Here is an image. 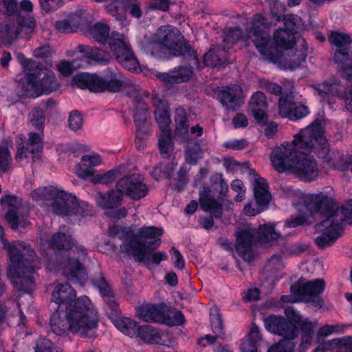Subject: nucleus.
Listing matches in <instances>:
<instances>
[{
	"mask_svg": "<svg viewBox=\"0 0 352 352\" xmlns=\"http://www.w3.org/2000/svg\"><path fill=\"white\" fill-rule=\"evenodd\" d=\"M309 113L307 106L295 102L290 96L280 97L279 99V113L283 118L297 120L305 117Z\"/></svg>",
	"mask_w": 352,
	"mask_h": 352,
	"instance_id": "obj_22",
	"label": "nucleus"
},
{
	"mask_svg": "<svg viewBox=\"0 0 352 352\" xmlns=\"http://www.w3.org/2000/svg\"><path fill=\"white\" fill-rule=\"evenodd\" d=\"M258 235L260 241L265 243L273 242L280 236V234L276 232L272 226L267 225L260 226Z\"/></svg>",
	"mask_w": 352,
	"mask_h": 352,
	"instance_id": "obj_53",
	"label": "nucleus"
},
{
	"mask_svg": "<svg viewBox=\"0 0 352 352\" xmlns=\"http://www.w3.org/2000/svg\"><path fill=\"white\" fill-rule=\"evenodd\" d=\"M164 324L168 326H177L183 324L185 321L182 313L166 305Z\"/></svg>",
	"mask_w": 352,
	"mask_h": 352,
	"instance_id": "obj_48",
	"label": "nucleus"
},
{
	"mask_svg": "<svg viewBox=\"0 0 352 352\" xmlns=\"http://www.w3.org/2000/svg\"><path fill=\"white\" fill-rule=\"evenodd\" d=\"M311 129L305 128L294 136L292 142H284L274 149L270 160L274 169L283 173L289 170L305 182L316 180L319 175L316 160L307 155L313 151Z\"/></svg>",
	"mask_w": 352,
	"mask_h": 352,
	"instance_id": "obj_1",
	"label": "nucleus"
},
{
	"mask_svg": "<svg viewBox=\"0 0 352 352\" xmlns=\"http://www.w3.org/2000/svg\"><path fill=\"white\" fill-rule=\"evenodd\" d=\"M242 89L238 85H232L219 91L217 98L228 111H235L242 103Z\"/></svg>",
	"mask_w": 352,
	"mask_h": 352,
	"instance_id": "obj_23",
	"label": "nucleus"
},
{
	"mask_svg": "<svg viewBox=\"0 0 352 352\" xmlns=\"http://www.w3.org/2000/svg\"><path fill=\"white\" fill-rule=\"evenodd\" d=\"M98 314L95 306L85 296H80L69 307L58 306L50 320L51 331L63 336L69 331L81 337L91 338L98 326Z\"/></svg>",
	"mask_w": 352,
	"mask_h": 352,
	"instance_id": "obj_2",
	"label": "nucleus"
},
{
	"mask_svg": "<svg viewBox=\"0 0 352 352\" xmlns=\"http://www.w3.org/2000/svg\"><path fill=\"white\" fill-rule=\"evenodd\" d=\"M73 81L78 87L87 88L92 92L115 93L119 91L123 85L121 74L110 68L107 69L105 78L83 73L75 75Z\"/></svg>",
	"mask_w": 352,
	"mask_h": 352,
	"instance_id": "obj_11",
	"label": "nucleus"
},
{
	"mask_svg": "<svg viewBox=\"0 0 352 352\" xmlns=\"http://www.w3.org/2000/svg\"><path fill=\"white\" fill-rule=\"evenodd\" d=\"M324 281L322 279L303 282L300 279L297 283L292 285L291 292L296 295L302 297L307 302H312L316 306L321 307L322 300L318 296L324 289Z\"/></svg>",
	"mask_w": 352,
	"mask_h": 352,
	"instance_id": "obj_19",
	"label": "nucleus"
},
{
	"mask_svg": "<svg viewBox=\"0 0 352 352\" xmlns=\"http://www.w3.org/2000/svg\"><path fill=\"white\" fill-rule=\"evenodd\" d=\"M228 62V52L226 46L221 47L213 45L204 56V63L208 66L218 67Z\"/></svg>",
	"mask_w": 352,
	"mask_h": 352,
	"instance_id": "obj_38",
	"label": "nucleus"
},
{
	"mask_svg": "<svg viewBox=\"0 0 352 352\" xmlns=\"http://www.w3.org/2000/svg\"><path fill=\"white\" fill-rule=\"evenodd\" d=\"M1 204L3 208L7 210L6 213V220L12 228H16L17 226L16 219L20 201L14 196L7 195L1 197Z\"/></svg>",
	"mask_w": 352,
	"mask_h": 352,
	"instance_id": "obj_37",
	"label": "nucleus"
},
{
	"mask_svg": "<svg viewBox=\"0 0 352 352\" xmlns=\"http://www.w3.org/2000/svg\"><path fill=\"white\" fill-rule=\"evenodd\" d=\"M68 215L75 214L85 217L91 212L90 206L86 202L79 203L75 197V204L69 209Z\"/></svg>",
	"mask_w": 352,
	"mask_h": 352,
	"instance_id": "obj_60",
	"label": "nucleus"
},
{
	"mask_svg": "<svg viewBox=\"0 0 352 352\" xmlns=\"http://www.w3.org/2000/svg\"><path fill=\"white\" fill-rule=\"evenodd\" d=\"M298 43L302 47L300 50L293 47L285 50L284 59L287 68L294 70L300 67L302 63L305 62L307 56V44L303 38H298Z\"/></svg>",
	"mask_w": 352,
	"mask_h": 352,
	"instance_id": "obj_28",
	"label": "nucleus"
},
{
	"mask_svg": "<svg viewBox=\"0 0 352 352\" xmlns=\"http://www.w3.org/2000/svg\"><path fill=\"white\" fill-rule=\"evenodd\" d=\"M12 157L7 147L0 146V173H7L11 168Z\"/></svg>",
	"mask_w": 352,
	"mask_h": 352,
	"instance_id": "obj_62",
	"label": "nucleus"
},
{
	"mask_svg": "<svg viewBox=\"0 0 352 352\" xmlns=\"http://www.w3.org/2000/svg\"><path fill=\"white\" fill-rule=\"evenodd\" d=\"M76 296V292L70 285L58 284L52 292V301L58 305V306L63 305L66 309L77 300L75 299Z\"/></svg>",
	"mask_w": 352,
	"mask_h": 352,
	"instance_id": "obj_29",
	"label": "nucleus"
},
{
	"mask_svg": "<svg viewBox=\"0 0 352 352\" xmlns=\"http://www.w3.org/2000/svg\"><path fill=\"white\" fill-rule=\"evenodd\" d=\"M192 69L190 67H178L172 70L174 83L188 80L192 75Z\"/></svg>",
	"mask_w": 352,
	"mask_h": 352,
	"instance_id": "obj_58",
	"label": "nucleus"
},
{
	"mask_svg": "<svg viewBox=\"0 0 352 352\" xmlns=\"http://www.w3.org/2000/svg\"><path fill=\"white\" fill-rule=\"evenodd\" d=\"M155 120L159 126L160 133L170 132L169 124L170 118L168 109H158L155 111Z\"/></svg>",
	"mask_w": 352,
	"mask_h": 352,
	"instance_id": "obj_52",
	"label": "nucleus"
},
{
	"mask_svg": "<svg viewBox=\"0 0 352 352\" xmlns=\"http://www.w3.org/2000/svg\"><path fill=\"white\" fill-rule=\"evenodd\" d=\"M109 31L108 25L98 23L90 28V34L96 41L107 44L112 54L123 67L136 71L139 68V63L127 38L116 32L110 34Z\"/></svg>",
	"mask_w": 352,
	"mask_h": 352,
	"instance_id": "obj_5",
	"label": "nucleus"
},
{
	"mask_svg": "<svg viewBox=\"0 0 352 352\" xmlns=\"http://www.w3.org/2000/svg\"><path fill=\"white\" fill-rule=\"evenodd\" d=\"M199 203L204 211L210 212L216 218L221 217L222 205L219 200L210 195V190L207 187H203V190L199 192Z\"/></svg>",
	"mask_w": 352,
	"mask_h": 352,
	"instance_id": "obj_33",
	"label": "nucleus"
},
{
	"mask_svg": "<svg viewBox=\"0 0 352 352\" xmlns=\"http://www.w3.org/2000/svg\"><path fill=\"white\" fill-rule=\"evenodd\" d=\"M294 338H284L278 342L272 344L267 350V352H293L295 344L293 342Z\"/></svg>",
	"mask_w": 352,
	"mask_h": 352,
	"instance_id": "obj_54",
	"label": "nucleus"
},
{
	"mask_svg": "<svg viewBox=\"0 0 352 352\" xmlns=\"http://www.w3.org/2000/svg\"><path fill=\"white\" fill-rule=\"evenodd\" d=\"M131 96L135 106L134 122L137 127L135 144L138 149L142 150L144 148L146 137L150 129L147 105L143 101L140 93L135 92Z\"/></svg>",
	"mask_w": 352,
	"mask_h": 352,
	"instance_id": "obj_17",
	"label": "nucleus"
},
{
	"mask_svg": "<svg viewBox=\"0 0 352 352\" xmlns=\"http://www.w3.org/2000/svg\"><path fill=\"white\" fill-rule=\"evenodd\" d=\"M85 62L81 59H74L72 61L62 60L56 65V70L64 76H69L76 69L84 67Z\"/></svg>",
	"mask_w": 352,
	"mask_h": 352,
	"instance_id": "obj_45",
	"label": "nucleus"
},
{
	"mask_svg": "<svg viewBox=\"0 0 352 352\" xmlns=\"http://www.w3.org/2000/svg\"><path fill=\"white\" fill-rule=\"evenodd\" d=\"M323 122L316 119L310 126L307 128L311 129V138L313 140V151L318 156L323 159L331 167L340 168L342 162V157L338 152L329 149L327 140L323 135Z\"/></svg>",
	"mask_w": 352,
	"mask_h": 352,
	"instance_id": "obj_13",
	"label": "nucleus"
},
{
	"mask_svg": "<svg viewBox=\"0 0 352 352\" xmlns=\"http://www.w3.org/2000/svg\"><path fill=\"white\" fill-rule=\"evenodd\" d=\"M36 75H38L37 80L40 96L43 94H50L59 87V82L53 73H47L42 76V72L40 71L36 73Z\"/></svg>",
	"mask_w": 352,
	"mask_h": 352,
	"instance_id": "obj_39",
	"label": "nucleus"
},
{
	"mask_svg": "<svg viewBox=\"0 0 352 352\" xmlns=\"http://www.w3.org/2000/svg\"><path fill=\"white\" fill-rule=\"evenodd\" d=\"M285 28L276 30L274 34V42L277 47L289 50L294 47V45H298V38L296 39L294 34L297 32V23L299 18L294 14H284L283 18Z\"/></svg>",
	"mask_w": 352,
	"mask_h": 352,
	"instance_id": "obj_18",
	"label": "nucleus"
},
{
	"mask_svg": "<svg viewBox=\"0 0 352 352\" xmlns=\"http://www.w3.org/2000/svg\"><path fill=\"white\" fill-rule=\"evenodd\" d=\"M176 130L181 133H186L188 130L186 111L182 107L177 108L174 116Z\"/></svg>",
	"mask_w": 352,
	"mask_h": 352,
	"instance_id": "obj_56",
	"label": "nucleus"
},
{
	"mask_svg": "<svg viewBox=\"0 0 352 352\" xmlns=\"http://www.w3.org/2000/svg\"><path fill=\"white\" fill-rule=\"evenodd\" d=\"M67 122L69 129L74 132H77L82 128L83 119L78 111H72L70 113Z\"/></svg>",
	"mask_w": 352,
	"mask_h": 352,
	"instance_id": "obj_63",
	"label": "nucleus"
},
{
	"mask_svg": "<svg viewBox=\"0 0 352 352\" xmlns=\"http://www.w3.org/2000/svg\"><path fill=\"white\" fill-rule=\"evenodd\" d=\"M91 281L93 284L98 288L100 293L105 298L104 301L107 304V309H109L107 311L110 314L116 316L119 312V306L114 298L113 292L108 283L102 274H100L94 276L91 278Z\"/></svg>",
	"mask_w": 352,
	"mask_h": 352,
	"instance_id": "obj_27",
	"label": "nucleus"
},
{
	"mask_svg": "<svg viewBox=\"0 0 352 352\" xmlns=\"http://www.w3.org/2000/svg\"><path fill=\"white\" fill-rule=\"evenodd\" d=\"M20 32L19 23L16 24L9 21L0 26V33L5 38L8 40H12L19 36H20Z\"/></svg>",
	"mask_w": 352,
	"mask_h": 352,
	"instance_id": "obj_50",
	"label": "nucleus"
},
{
	"mask_svg": "<svg viewBox=\"0 0 352 352\" xmlns=\"http://www.w3.org/2000/svg\"><path fill=\"white\" fill-rule=\"evenodd\" d=\"M49 245L58 250L71 251L63 263V274L71 280L83 281L87 279V273L82 264L79 261L87 255V250L81 247L74 245L72 236L65 226L61 227L49 242Z\"/></svg>",
	"mask_w": 352,
	"mask_h": 352,
	"instance_id": "obj_6",
	"label": "nucleus"
},
{
	"mask_svg": "<svg viewBox=\"0 0 352 352\" xmlns=\"http://www.w3.org/2000/svg\"><path fill=\"white\" fill-rule=\"evenodd\" d=\"M347 221L352 223V201L346 206L336 209L332 206L331 213L316 226V232L320 233L314 239L316 244L320 248L332 245L340 236L342 225Z\"/></svg>",
	"mask_w": 352,
	"mask_h": 352,
	"instance_id": "obj_8",
	"label": "nucleus"
},
{
	"mask_svg": "<svg viewBox=\"0 0 352 352\" xmlns=\"http://www.w3.org/2000/svg\"><path fill=\"white\" fill-rule=\"evenodd\" d=\"M334 61L347 78L352 80V47L337 49L334 53Z\"/></svg>",
	"mask_w": 352,
	"mask_h": 352,
	"instance_id": "obj_35",
	"label": "nucleus"
},
{
	"mask_svg": "<svg viewBox=\"0 0 352 352\" xmlns=\"http://www.w3.org/2000/svg\"><path fill=\"white\" fill-rule=\"evenodd\" d=\"M135 0H120L118 5L110 4L106 7L107 11L118 21H125L124 12H129L133 16L139 18L142 12Z\"/></svg>",
	"mask_w": 352,
	"mask_h": 352,
	"instance_id": "obj_26",
	"label": "nucleus"
},
{
	"mask_svg": "<svg viewBox=\"0 0 352 352\" xmlns=\"http://www.w3.org/2000/svg\"><path fill=\"white\" fill-rule=\"evenodd\" d=\"M166 310V305L161 303L158 305H142L136 309L135 315L140 319L145 322H154L163 323Z\"/></svg>",
	"mask_w": 352,
	"mask_h": 352,
	"instance_id": "obj_25",
	"label": "nucleus"
},
{
	"mask_svg": "<svg viewBox=\"0 0 352 352\" xmlns=\"http://www.w3.org/2000/svg\"><path fill=\"white\" fill-rule=\"evenodd\" d=\"M256 231L254 229H243L236 234V249L239 254L246 261L253 258L252 248L255 241Z\"/></svg>",
	"mask_w": 352,
	"mask_h": 352,
	"instance_id": "obj_24",
	"label": "nucleus"
},
{
	"mask_svg": "<svg viewBox=\"0 0 352 352\" xmlns=\"http://www.w3.org/2000/svg\"><path fill=\"white\" fill-rule=\"evenodd\" d=\"M131 231L133 234L140 240V241L145 243L144 240L148 239H155L161 236L163 234L164 230L161 228L147 226L140 228L137 234H135L132 230Z\"/></svg>",
	"mask_w": 352,
	"mask_h": 352,
	"instance_id": "obj_51",
	"label": "nucleus"
},
{
	"mask_svg": "<svg viewBox=\"0 0 352 352\" xmlns=\"http://www.w3.org/2000/svg\"><path fill=\"white\" fill-rule=\"evenodd\" d=\"M102 163L101 157L96 153L85 155L81 157L80 163L78 165L76 175L78 177L87 179L94 175V167Z\"/></svg>",
	"mask_w": 352,
	"mask_h": 352,
	"instance_id": "obj_31",
	"label": "nucleus"
},
{
	"mask_svg": "<svg viewBox=\"0 0 352 352\" xmlns=\"http://www.w3.org/2000/svg\"><path fill=\"white\" fill-rule=\"evenodd\" d=\"M45 116L43 110L41 107H36L30 114V123L32 126L38 131H42L44 127Z\"/></svg>",
	"mask_w": 352,
	"mask_h": 352,
	"instance_id": "obj_55",
	"label": "nucleus"
},
{
	"mask_svg": "<svg viewBox=\"0 0 352 352\" xmlns=\"http://www.w3.org/2000/svg\"><path fill=\"white\" fill-rule=\"evenodd\" d=\"M332 200L327 196L320 193L308 195L303 199L302 202L296 204L298 216L292 217L285 221L288 228H295L307 223V219L315 213L327 215L331 213Z\"/></svg>",
	"mask_w": 352,
	"mask_h": 352,
	"instance_id": "obj_10",
	"label": "nucleus"
},
{
	"mask_svg": "<svg viewBox=\"0 0 352 352\" xmlns=\"http://www.w3.org/2000/svg\"><path fill=\"white\" fill-rule=\"evenodd\" d=\"M183 36L179 30L170 25L161 26L153 37V43L158 47L174 56H184L197 63L195 51L189 44L182 41Z\"/></svg>",
	"mask_w": 352,
	"mask_h": 352,
	"instance_id": "obj_9",
	"label": "nucleus"
},
{
	"mask_svg": "<svg viewBox=\"0 0 352 352\" xmlns=\"http://www.w3.org/2000/svg\"><path fill=\"white\" fill-rule=\"evenodd\" d=\"M329 41L331 44L337 47V49L345 48L346 47H352L351 43L352 41L351 36L345 33L333 32L328 36Z\"/></svg>",
	"mask_w": 352,
	"mask_h": 352,
	"instance_id": "obj_47",
	"label": "nucleus"
},
{
	"mask_svg": "<svg viewBox=\"0 0 352 352\" xmlns=\"http://www.w3.org/2000/svg\"><path fill=\"white\" fill-rule=\"evenodd\" d=\"M261 341V336L258 327L253 324L246 339L241 344V351L242 352H257V347Z\"/></svg>",
	"mask_w": 352,
	"mask_h": 352,
	"instance_id": "obj_42",
	"label": "nucleus"
},
{
	"mask_svg": "<svg viewBox=\"0 0 352 352\" xmlns=\"http://www.w3.org/2000/svg\"><path fill=\"white\" fill-rule=\"evenodd\" d=\"M285 314L289 320L283 316L271 315L264 319L266 329L284 338H295L298 336V325L302 331V342L309 343L312 338L314 324L301 316L292 307L285 309Z\"/></svg>",
	"mask_w": 352,
	"mask_h": 352,
	"instance_id": "obj_7",
	"label": "nucleus"
},
{
	"mask_svg": "<svg viewBox=\"0 0 352 352\" xmlns=\"http://www.w3.org/2000/svg\"><path fill=\"white\" fill-rule=\"evenodd\" d=\"M81 24V17L80 14H73L67 19L56 22L55 27L60 32L71 33L74 31Z\"/></svg>",
	"mask_w": 352,
	"mask_h": 352,
	"instance_id": "obj_44",
	"label": "nucleus"
},
{
	"mask_svg": "<svg viewBox=\"0 0 352 352\" xmlns=\"http://www.w3.org/2000/svg\"><path fill=\"white\" fill-rule=\"evenodd\" d=\"M77 50L82 54L83 56L89 60V63L106 65L111 59V54L96 47L89 45H78Z\"/></svg>",
	"mask_w": 352,
	"mask_h": 352,
	"instance_id": "obj_32",
	"label": "nucleus"
},
{
	"mask_svg": "<svg viewBox=\"0 0 352 352\" xmlns=\"http://www.w3.org/2000/svg\"><path fill=\"white\" fill-rule=\"evenodd\" d=\"M158 144L161 155L164 158L169 157L173 151V145L170 138V132L160 133Z\"/></svg>",
	"mask_w": 352,
	"mask_h": 352,
	"instance_id": "obj_46",
	"label": "nucleus"
},
{
	"mask_svg": "<svg viewBox=\"0 0 352 352\" xmlns=\"http://www.w3.org/2000/svg\"><path fill=\"white\" fill-rule=\"evenodd\" d=\"M210 321L214 335L221 336L223 334V320L218 307L215 306L210 309Z\"/></svg>",
	"mask_w": 352,
	"mask_h": 352,
	"instance_id": "obj_49",
	"label": "nucleus"
},
{
	"mask_svg": "<svg viewBox=\"0 0 352 352\" xmlns=\"http://www.w3.org/2000/svg\"><path fill=\"white\" fill-rule=\"evenodd\" d=\"M250 173L252 175V182L256 201L246 204L243 212L247 216L253 217L267 208L272 196L266 180L252 169L250 170Z\"/></svg>",
	"mask_w": 352,
	"mask_h": 352,
	"instance_id": "obj_16",
	"label": "nucleus"
},
{
	"mask_svg": "<svg viewBox=\"0 0 352 352\" xmlns=\"http://www.w3.org/2000/svg\"><path fill=\"white\" fill-rule=\"evenodd\" d=\"M36 73H30L23 80L20 82L21 94L22 96L36 98L40 96Z\"/></svg>",
	"mask_w": 352,
	"mask_h": 352,
	"instance_id": "obj_41",
	"label": "nucleus"
},
{
	"mask_svg": "<svg viewBox=\"0 0 352 352\" xmlns=\"http://www.w3.org/2000/svg\"><path fill=\"white\" fill-rule=\"evenodd\" d=\"M58 196H53L50 207L56 214L67 216L69 209L75 204V197L58 188Z\"/></svg>",
	"mask_w": 352,
	"mask_h": 352,
	"instance_id": "obj_30",
	"label": "nucleus"
},
{
	"mask_svg": "<svg viewBox=\"0 0 352 352\" xmlns=\"http://www.w3.org/2000/svg\"><path fill=\"white\" fill-rule=\"evenodd\" d=\"M283 267V262L280 255L274 254L269 259L265 267L266 273L274 274Z\"/></svg>",
	"mask_w": 352,
	"mask_h": 352,
	"instance_id": "obj_64",
	"label": "nucleus"
},
{
	"mask_svg": "<svg viewBox=\"0 0 352 352\" xmlns=\"http://www.w3.org/2000/svg\"><path fill=\"white\" fill-rule=\"evenodd\" d=\"M138 335L145 342L167 345L168 335L150 325L140 327Z\"/></svg>",
	"mask_w": 352,
	"mask_h": 352,
	"instance_id": "obj_34",
	"label": "nucleus"
},
{
	"mask_svg": "<svg viewBox=\"0 0 352 352\" xmlns=\"http://www.w3.org/2000/svg\"><path fill=\"white\" fill-rule=\"evenodd\" d=\"M109 235L123 240L120 245L122 252L130 254L135 261L144 263L146 265L151 264L158 265L162 261L168 258L167 254L164 252H153L150 248L155 249L160 246L161 239H157L148 243L140 241L133 234L131 228H122L114 226L109 230Z\"/></svg>",
	"mask_w": 352,
	"mask_h": 352,
	"instance_id": "obj_4",
	"label": "nucleus"
},
{
	"mask_svg": "<svg viewBox=\"0 0 352 352\" xmlns=\"http://www.w3.org/2000/svg\"><path fill=\"white\" fill-rule=\"evenodd\" d=\"M20 36L28 38L34 32L35 28V20L34 18L28 17L19 20Z\"/></svg>",
	"mask_w": 352,
	"mask_h": 352,
	"instance_id": "obj_57",
	"label": "nucleus"
},
{
	"mask_svg": "<svg viewBox=\"0 0 352 352\" xmlns=\"http://www.w3.org/2000/svg\"><path fill=\"white\" fill-rule=\"evenodd\" d=\"M116 188L133 199L138 200L146 196L147 187L140 179L135 175L125 176L118 180Z\"/></svg>",
	"mask_w": 352,
	"mask_h": 352,
	"instance_id": "obj_21",
	"label": "nucleus"
},
{
	"mask_svg": "<svg viewBox=\"0 0 352 352\" xmlns=\"http://www.w3.org/2000/svg\"><path fill=\"white\" fill-rule=\"evenodd\" d=\"M115 327L122 333L133 337L138 333V329L137 322L126 317H118L113 320Z\"/></svg>",
	"mask_w": 352,
	"mask_h": 352,
	"instance_id": "obj_43",
	"label": "nucleus"
},
{
	"mask_svg": "<svg viewBox=\"0 0 352 352\" xmlns=\"http://www.w3.org/2000/svg\"><path fill=\"white\" fill-rule=\"evenodd\" d=\"M204 150L199 145L188 147L185 151V160L189 164H196L198 160L202 157Z\"/></svg>",
	"mask_w": 352,
	"mask_h": 352,
	"instance_id": "obj_59",
	"label": "nucleus"
},
{
	"mask_svg": "<svg viewBox=\"0 0 352 352\" xmlns=\"http://www.w3.org/2000/svg\"><path fill=\"white\" fill-rule=\"evenodd\" d=\"M250 173L252 175V182L256 201L246 204L243 212L247 216L253 217L267 208L272 196L266 180L252 169L250 170Z\"/></svg>",
	"mask_w": 352,
	"mask_h": 352,
	"instance_id": "obj_15",
	"label": "nucleus"
},
{
	"mask_svg": "<svg viewBox=\"0 0 352 352\" xmlns=\"http://www.w3.org/2000/svg\"><path fill=\"white\" fill-rule=\"evenodd\" d=\"M176 164L173 162L167 164H161L153 170V175L157 179L160 177L169 178L171 173L175 170Z\"/></svg>",
	"mask_w": 352,
	"mask_h": 352,
	"instance_id": "obj_61",
	"label": "nucleus"
},
{
	"mask_svg": "<svg viewBox=\"0 0 352 352\" xmlns=\"http://www.w3.org/2000/svg\"><path fill=\"white\" fill-rule=\"evenodd\" d=\"M58 188L54 186L40 187L31 192L32 199L41 206H50L53 196H58Z\"/></svg>",
	"mask_w": 352,
	"mask_h": 352,
	"instance_id": "obj_40",
	"label": "nucleus"
},
{
	"mask_svg": "<svg viewBox=\"0 0 352 352\" xmlns=\"http://www.w3.org/2000/svg\"><path fill=\"white\" fill-rule=\"evenodd\" d=\"M0 245L8 252L11 264L7 268V276L15 289L29 293L34 289L35 270L40 267L34 251L22 241L9 243L4 238L0 226Z\"/></svg>",
	"mask_w": 352,
	"mask_h": 352,
	"instance_id": "obj_3",
	"label": "nucleus"
},
{
	"mask_svg": "<svg viewBox=\"0 0 352 352\" xmlns=\"http://www.w3.org/2000/svg\"><path fill=\"white\" fill-rule=\"evenodd\" d=\"M122 197L121 191L116 188L106 193L98 192L95 199L99 207L103 209H113L121 204Z\"/></svg>",
	"mask_w": 352,
	"mask_h": 352,
	"instance_id": "obj_36",
	"label": "nucleus"
},
{
	"mask_svg": "<svg viewBox=\"0 0 352 352\" xmlns=\"http://www.w3.org/2000/svg\"><path fill=\"white\" fill-rule=\"evenodd\" d=\"M270 25L266 19L257 14L252 19V27L248 32V36L262 55L275 61L279 58V54L276 53L277 50L274 47L270 45Z\"/></svg>",
	"mask_w": 352,
	"mask_h": 352,
	"instance_id": "obj_12",
	"label": "nucleus"
},
{
	"mask_svg": "<svg viewBox=\"0 0 352 352\" xmlns=\"http://www.w3.org/2000/svg\"><path fill=\"white\" fill-rule=\"evenodd\" d=\"M43 150L42 138L40 133L31 132L29 133L26 146L20 143L15 155L16 161L21 162L26 160L28 163L34 162L38 159Z\"/></svg>",
	"mask_w": 352,
	"mask_h": 352,
	"instance_id": "obj_20",
	"label": "nucleus"
},
{
	"mask_svg": "<svg viewBox=\"0 0 352 352\" xmlns=\"http://www.w3.org/2000/svg\"><path fill=\"white\" fill-rule=\"evenodd\" d=\"M313 87L316 94L324 100L329 101L336 98L344 100L346 108L352 111V88L349 89L347 85L340 78H332Z\"/></svg>",
	"mask_w": 352,
	"mask_h": 352,
	"instance_id": "obj_14",
	"label": "nucleus"
}]
</instances>
